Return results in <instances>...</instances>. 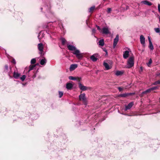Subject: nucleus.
Here are the masks:
<instances>
[{
    "mask_svg": "<svg viewBox=\"0 0 160 160\" xmlns=\"http://www.w3.org/2000/svg\"><path fill=\"white\" fill-rule=\"evenodd\" d=\"M95 8V7L94 6H92V7H90L89 8V12H92L94 10Z\"/></svg>",
    "mask_w": 160,
    "mask_h": 160,
    "instance_id": "26",
    "label": "nucleus"
},
{
    "mask_svg": "<svg viewBox=\"0 0 160 160\" xmlns=\"http://www.w3.org/2000/svg\"><path fill=\"white\" fill-rule=\"evenodd\" d=\"M61 40L62 44L63 45H64L66 41V39L64 38H61Z\"/></svg>",
    "mask_w": 160,
    "mask_h": 160,
    "instance_id": "28",
    "label": "nucleus"
},
{
    "mask_svg": "<svg viewBox=\"0 0 160 160\" xmlns=\"http://www.w3.org/2000/svg\"><path fill=\"white\" fill-rule=\"evenodd\" d=\"M111 11H112L111 8H108L107 12L108 13H109Z\"/></svg>",
    "mask_w": 160,
    "mask_h": 160,
    "instance_id": "37",
    "label": "nucleus"
},
{
    "mask_svg": "<svg viewBox=\"0 0 160 160\" xmlns=\"http://www.w3.org/2000/svg\"><path fill=\"white\" fill-rule=\"evenodd\" d=\"M158 9L159 12H160V4H158Z\"/></svg>",
    "mask_w": 160,
    "mask_h": 160,
    "instance_id": "38",
    "label": "nucleus"
},
{
    "mask_svg": "<svg viewBox=\"0 0 160 160\" xmlns=\"http://www.w3.org/2000/svg\"><path fill=\"white\" fill-rule=\"evenodd\" d=\"M135 94L134 93H124L121 94L119 95V97L126 98L129 96H131L132 95Z\"/></svg>",
    "mask_w": 160,
    "mask_h": 160,
    "instance_id": "5",
    "label": "nucleus"
},
{
    "mask_svg": "<svg viewBox=\"0 0 160 160\" xmlns=\"http://www.w3.org/2000/svg\"><path fill=\"white\" fill-rule=\"evenodd\" d=\"M63 92L61 91H59V97L61 98L62 96L63 95Z\"/></svg>",
    "mask_w": 160,
    "mask_h": 160,
    "instance_id": "33",
    "label": "nucleus"
},
{
    "mask_svg": "<svg viewBox=\"0 0 160 160\" xmlns=\"http://www.w3.org/2000/svg\"><path fill=\"white\" fill-rule=\"evenodd\" d=\"M140 41L141 43L144 46H145V38L142 35L140 36Z\"/></svg>",
    "mask_w": 160,
    "mask_h": 160,
    "instance_id": "9",
    "label": "nucleus"
},
{
    "mask_svg": "<svg viewBox=\"0 0 160 160\" xmlns=\"http://www.w3.org/2000/svg\"><path fill=\"white\" fill-rule=\"evenodd\" d=\"M134 64V58L133 57H130L127 62V68H130L132 67Z\"/></svg>",
    "mask_w": 160,
    "mask_h": 160,
    "instance_id": "2",
    "label": "nucleus"
},
{
    "mask_svg": "<svg viewBox=\"0 0 160 160\" xmlns=\"http://www.w3.org/2000/svg\"><path fill=\"white\" fill-rule=\"evenodd\" d=\"M73 87L72 84L70 82H68L66 84V88L68 90H71Z\"/></svg>",
    "mask_w": 160,
    "mask_h": 160,
    "instance_id": "16",
    "label": "nucleus"
},
{
    "mask_svg": "<svg viewBox=\"0 0 160 160\" xmlns=\"http://www.w3.org/2000/svg\"><path fill=\"white\" fill-rule=\"evenodd\" d=\"M122 74L123 72L119 71H117L115 73V75L117 76L122 75Z\"/></svg>",
    "mask_w": 160,
    "mask_h": 160,
    "instance_id": "24",
    "label": "nucleus"
},
{
    "mask_svg": "<svg viewBox=\"0 0 160 160\" xmlns=\"http://www.w3.org/2000/svg\"><path fill=\"white\" fill-rule=\"evenodd\" d=\"M46 62H47V60H46V59L44 58H43L42 59L40 62V64L41 65H45L46 63Z\"/></svg>",
    "mask_w": 160,
    "mask_h": 160,
    "instance_id": "21",
    "label": "nucleus"
},
{
    "mask_svg": "<svg viewBox=\"0 0 160 160\" xmlns=\"http://www.w3.org/2000/svg\"><path fill=\"white\" fill-rule=\"evenodd\" d=\"M160 84V81L158 80V81H157L155 82L154 83H153L152 84V85H156L158 84Z\"/></svg>",
    "mask_w": 160,
    "mask_h": 160,
    "instance_id": "32",
    "label": "nucleus"
},
{
    "mask_svg": "<svg viewBox=\"0 0 160 160\" xmlns=\"http://www.w3.org/2000/svg\"><path fill=\"white\" fill-rule=\"evenodd\" d=\"M148 38L149 42V48L151 50H152L153 49V46L151 41L150 37H148Z\"/></svg>",
    "mask_w": 160,
    "mask_h": 160,
    "instance_id": "15",
    "label": "nucleus"
},
{
    "mask_svg": "<svg viewBox=\"0 0 160 160\" xmlns=\"http://www.w3.org/2000/svg\"><path fill=\"white\" fill-rule=\"evenodd\" d=\"M68 78L69 80H77L79 82H80V81L81 78L79 77H75L72 76H70Z\"/></svg>",
    "mask_w": 160,
    "mask_h": 160,
    "instance_id": "14",
    "label": "nucleus"
},
{
    "mask_svg": "<svg viewBox=\"0 0 160 160\" xmlns=\"http://www.w3.org/2000/svg\"><path fill=\"white\" fill-rule=\"evenodd\" d=\"M77 64H72L70 65L69 70L71 71H72L77 68Z\"/></svg>",
    "mask_w": 160,
    "mask_h": 160,
    "instance_id": "13",
    "label": "nucleus"
},
{
    "mask_svg": "<svg viewBox=\"0 0 160 160\" xmlns=\"http://www.w3.org/2000/svg\"><path fill=\"white\" fill-rule=\"evenodd\" d=\"M104 51L106 52V53H107V50H106V49L105 50H104Z\"/></svg>",
    "mask_w": 160,
    "mask_h": 160,
    "instance_id": "43",
    "label": "nucleus"
},
{
    "mask_svg": "<svg viewBox=\"0 0 160 160\" xmlns=\"http://www.w3.org/2000/svg\"><path fill=\"white\" fill-rule=\"evenodd\" d=\"M106 0H103V1H105Z\"/></svg>",
    "mask_w": 160,
    "mask_h": 160,
    "instance_id": "47",
    "label": "nucleus"
},
{
    "mask_svg": "<svg viewBox=\"0 0 160 160\" xmlns=\"http://www.w3.org/2000/svg\"><path fill=\"white\" fill-rule=\"evenodd\" d=\"M73 53L75 55L76 57L79 59L81 58H82V54L80 52V51L76 49L73 52Z\"/></svg>",
    "mask_w": 160,
    "mask_h": 160,
    "instance_id": "4",
    "label": "nucleus"
},
{
    "mask_svg": "<svg viewBox=\"0 0 160 160\" xmlns=\"http://www.w3.org/2000/svg\"><path fill=\"white\" fill-rule=\"evenodd\" d=\"M158 88V87L157 86L153 87L150 88L151 91L154 90H156Z\"/></svg>",
    "mask_w": 160,
    "mask_h": 160,
    "instance_id": "35",
    "label": "nucleus"
},
{
    "mask_svg": "<svg viewBox=\"0 0 160 160\" xmlns=\"http://www.w3.org/2000/svg\"><path fill=\"white\" fill-rule=\"evenodd\" d=\"M133 105V102H130L126 106L124 110L127 111L128 110L130 109Z\"/></svg>",
    "mask_w": 160,
    "mask_h": 160,
    "instance_id": "10",
    "label": "nucleus"
},
{
    "mask_svg": "<svg viewBox=\"0 0 160 160\" xmlns=\"http://www.w3.org/2000/svg\"><path fill=\"white\" fill-rule=\"evenodd\" d=\"M87 21H88V20H86V23H87V24H88V23H87Z\"/></svg>",
    "mask_w": 160,
    "mask_h": 160,
    "instance_id": "45",
    "label": "nucleus"
},
{
    "mask_svg": "<svg viewBox=\"0 0 160 160\" xmlns=\"http://www.w3.org/2000/svg\"><path fill=\"white\" fill-rule=\"evenodd\" d=\"M96 27L99 30H101L100 28V27L99 26H97Z\"/></svg>",
    "mask_w": 160,
    "mask_h": 160,
    "instance_id": "42",
    "label": "nucleus"
},
{
    "mask_svg": "<svg viewBox=\"0 0 160 160\" xmlns=\"http://www.w3.org/2000/svg\"><path fill=\"white\" fill-rule=\"evenodd\" d=\"M142 2L145 5H147L148 6H151L152 5V3L151 2L145 0Z\"/></svg>",
    "mask_w": 160,
    "mask_h": 160,
    "instance_id": "19",
    "label": "nucleus"
},
{
    "mask_svg": "<svg viewBox=\"0 0 160 160\" xmlns=\"http://www.w3.org/2000/svg\"><path fill=\"white\" fill-rule=\"evenodd\" d=\"M48 27L47 26H46V27H44V28H47Z\"/></svg>",
    "mask_w": 160,
    "mask_h": 160,
    "instance_id": "44",
    "label": "nucleus"
},
{
    "mask_svg": "<svg viewBox=\"0 0 160 160\" xmlns=\"http://www.w3.org/2000/svg\"><path fill=\"white\" fill-rule=\"evenodd\" d=\"M12 62L14 64L16 63V61L15 59H13L12 61Z\"/></svg>",
    "mask_w": 160,
    "mask_h": 160,
    "instance_id": "41",
    "label": "nucleus"
},
{
    "mask_svg": "<svg viewBox=\"0 0 160 160\" xmlns=\"http://www.w3.org/2000/svg\"><path fill=\"white\" fill-rule=\"evenodd\" d=\"M118 89L119 91H121L122 90V88L121 87H118Z\"/></svg>",
    "mask_w": 160,
    "mask_h": 160,
    "instance_id": "39",
    "label": "nucleus"
},
{
    "mask_svg": "<svg viewBox=\"0 0 160 160\" xmlns=\"http://www.w3.org/2000/svg\"><path fill=\"white\" fill-rule=\"evenodd\" d=\"M67 47L68 49L71 51H74L76 49V48L73 45H68Z\"/></svg>",
    "mask_w": 160,
    "mask_h": 160,
    "instance_id": "17",
    "label": "nucleus"
},
{
    "mask_svg": "<svg viewBox=\"0 0 160 160\" xmlns=\"http://www.w3.org/2000/svg\"><path fill=\"white\" fill-rule=\"evenodd\" d=\"M26 78V76L25 75H23L22 77L20 78V79L22 81H23Z\"/></svg>",
    "mask_w": 160,
    "mask_h": 160,
    "instance_id": "31",
    "label": "nucleus"
},
{
    "mask_svg": "<svg viewBox=\"0 0 160 160\" xmlns=\"http://www.w3.org/2000/svg\"><path fill=\"white\" fill-rule=\"evenodd\" d=\"M34 65H30L29 67V69L28 72H29L30 71L32 70L33 68L35 67Z\"/></svg>",
    "mask_w": 160,
    "mask_h": 160,
    "instance_id": "27",
    "label": "nucleus"
},
{
    "mask_svg": "<svg viewBox=\"0 0 160 160\" xmlns=\"http://www.w3.org/2000/svg\"><path fill=\"white\" fill-rule=\"evenodd\" d=\"M129 56V52L126 50L124 52H123V57L124 59L127 58Z\"/></svg>",
    "mask_w": 160,
    "mask_h": 160,
    "instance_id": "12",
    "label": "nucleus"
},
{
    "mask_svg": "<svg viewBox=\"0 0 160 160\" xmlns=\"http://www.w3.org/2000/svg\"><path fill=\"white\" fill-rule=\"evenodd\" d=\"M92 32L93 33H95L96 32V29L94 28H93L92 30Z\"/></svg>",
    "mask_w": 160,
    "mask_h": 160,
    "instance_id": "40",
    "label": "nucleus"
},
{
    "mask_svg": "<svg viewBox=\"0 0 160 160\" xmlns=\"http://www.w3.org/2000/svg\"><path fill=\"white\" fill-rule=\"evenodd\" d=\"M38 48L40 51L39 53L40 54L41 56H43L44 55V54L43 53V44L42 43H39L38 44Z\"/></svg>",
    "mask_w": 160,
    "mask_h": 160,
    "instance_id": "3",
    "label": "nucleus"
},
{
    "mask_svg": "<svg viewBox=\"0 0 160 160\" xmlns=\"http://www.w3.org/2000/svg\"><path fill=\"white\" fill-rule=\"evenodd\" d=\"M159 21L160 22V16L159 17Z\"/></svg>",
    "mask_w": 160,
    "mask_h": 160,
    "instance_id": "46",
    "label": "nucleus"
},
{
    "mask_svg": "<svg viewBox=\"0 0 160 160\" xmlns=\"http://www.w3.org/2000/svg\"><path fill=\"white\" fill-rule=\"evenodd\" d=\"M151 88H150L146 90L145 91H143L142 92V94H146V93H149L150 92H151Z\"/></svg>",
    "mask_w": 160,
    "mask_h": 160,
    "instance_id": "25",
    "label": "nucleus"
},
{
    "mask_svg": "<svg viewBox=\"0 0 160 160\" xmlns=\"http://www.w3.org/2000/svg\"><path fill=\"white\" fill-rule=\"evenodd\" d=\"M98 44L99 46H103L104 44V40L103 39L100 40L98 42Z\"/></svg>",
    "mask_w": 160,
    "mask_h": 160,
    "instance_id": "22",
    "label": "nucleus"
},
{
    "mask_svg": "<svg viewBox=\"0 0 160 160\" xmlns=\"http://www.w3.org/2000/svg\"><path fill=\"white\" fill-rule=\"evenodd\" d=\"M96 54H94L90 57V59L93 62H95L97 60V58L96 57Z\"/></svg>",
    "mask_w": 160,
    "mask_h": 160,
    "instance_id": "20",
    "label": "nucleus"
},
{
    "mask_svg": "<svg viewBox=\"0 0 160 160\" xmlns=\"http://www.w3.org/2000/svg\"><path fill=\"white\" fill-rule=\"evenodd\" d=\"M36 62V60L35 58H33L31 59V63L32 64H34Z\"/></svg>",
    "mask_w": 160,
    "mask_h": 160,
    "instance_id": "30",
    "label": "nucleus"
},
{
    "mask_svg": "<svg viewBox=\"0 0 160 160\" xmlns=\"http://www.w3.org/2000/svg\"><path fill=\"white\" fill-rule=\"evenodd\" d=\"M79 97V100L80 101H82L84 102H86L85 94L84 93L81 94Z\"/></svg>",
    "mask_w": 160,
    "mask_h": 160,
    "instance_id": "7",
    "label": "nucleus"
},
{
    "mask_svg": "<svg viewBox=\"0 0 160 160\" xmlns=\"http://www.w3.org/2000/svg\"><path fill=\"white\" fill-rule=\"evenodd\" d=\"M103 65L107 70H109L110 68L109 65L107 63L104 62L103 63Z\"/></svg>",
    "mask_w": 160,
    "mask_h": 160,
    "instance_id": "23",
    "label": "nucleus"
},
{
    "mask_svg": "<svg viewBox=\"0 0 160 160\" xmlns=\"http://www.w3.org/2000/svg\"><path fill=\"white\" fill-rule=\"evenodd\" d=\"M102 33L105 34H108L110 33L107 27H104L102 29Z\"/></svg>",
    "mask_w": 160,
    "mask_h": 160,
    "instance_id": "11",
    "label": "nucleus"
},
{
    "mask_svg": "<svg viewBox=\"0 0 160 160\" xmlns=\"http://www.w3.org/2000/svg\"><path fill=\"white\" fill-rule=\"evenodd\" d=\"M78 87L82 91H86L88 88V87L84 86L80 82H79L78 83Z\"/></svg>",
    "mask_w": 160,
    "mask_h": 160,
    "instance_id": "6",
    "label": "nucleus"
},
{
    "mask_svg": "<svg viewBox=\"0 0 160 160\" xmlns=\"http://www.w3.org/2000/svg\"><path fill=\"white\" fill-rule=\"evenodd\" d=\"M119 40V37L118 35H117L114 38L113 43V47L114 48L116 47Z\"/></svg>",
    "mask_w": 160,
    "mask_h": 160,
    "instance_id": "8",
    "label": "nucleus"
},
{
    "mask_svg": "<svg viewBox=\"0 0 160 160\" xmlns=\"http://www.w3.org/2000/svg\"><path fill=\"white\" fill-rule=\"evenodd\" d=\"M20 74L14 72L13 73V77L15 79H18L19 78Z\"/></svg>",
    "mask_w": 160,
    "mask_h": 160,
    "instance_id": "18",
    "label": "nucleus"
},
{
    "mask_svg": "<svg viewBox=\"0 0 160 160\" xmlns=\"http://www.w3.org/2000/svg\"><path fill=\"white\" fill-rule=\"evenodd\" d=\"M44 2H46L47 5L40 8L41 11L42 12L43 9V12L45 13H47L46 14L47 17L48 18H52L54 17V14L50 11V0H43Z\"/></svg>",
    "mask_w": 160,
    "mask_h": 160,
    "instance_id": "1",
    "label": "nucleus"
},
{
    "mask_svg": "<svg viewBox=\"0 0 160 160\" xmlns=\"http://www.w3.org/2000/svg\"><path fill=\"white\" fill-rule=\"evenodd\" d=\"M8 67L7 65H5V72H7L8 71Z\"/></svg>",
    "mask_w": 160,
    "mask_h": 160,
    "instance_id": "34",
    "label": "nucleus"
},
{
    "mask_svg": "<svg viewBox=\"0 0 160 160\" xmlns=\"http://www.w3.org/2000/svg\"><path fill=\"white\" fill-rule=\"evenodd\" d=\"M152 62V60L151 58H150L147 64V65L148 66H149V65L151 64Z\"/></svg>",
    "mask_w": 160,
    "mask_h": 160,
    "instance_id": "36",
    "label": "nucleus"
},
{
    "mask_svg": "<svg viewBox=\"0 0 160 160\" xmlns=\"http://www.w3.org/2000/svg\"><path fill=\"white\" fill-rule=\"evenodd\" d=\"M154 30L157 33H160V29L159 28H154Z\"/></svg>",
    "mask_w": 160,
    "mask_h": 160,
    "instance_id": "29",
    "label": "nucleus"
}]
</instances>
